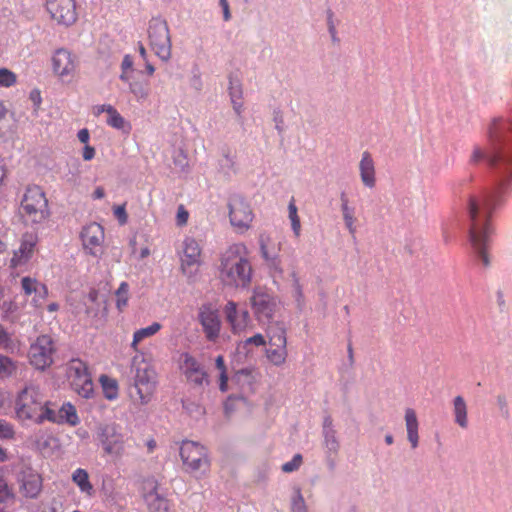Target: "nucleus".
Wrapping results in <instances>:
<instances>
[{"instance_id":"nucleus-1","label":"nucleus","mask_w":512,"mask_h":512,"mask_svg":"<svg viewBox=\"0 0 512 512\" xmlns=\"http://www.w3.org/2000/svg\"><path fill=\"white\" fill-rule=\"evenodd\" d=\"M511 122L503 117L494 118L488 126V143L485 147L475 146L470 161L474 164L485 160L512 178Z\"/></svg>"},{"instance_id":"nucleus-2","label":"nucleus","mask_w":512,"mask_h":512,"mask_svg":"<svg viewBox=\"0 0 512 512\" xmlns=\"http://www.w3.org/2000/svg\"><path fill=\"white\" fill-rule=\"evenodd\" d=\"M504 184H501L495 191L481 197H470L468 203V212L471 221L470 241L474 249L479 254L484 266L490 264L487 254L489 237L492 228L489 218L492 211L500 205V193Z\"/></svg>"},{"instance_id":"nucleus-3","label":"nucleus","mask_w":512,"mask_h":512,"mask_svg":"<svg viewBox=\"0 0 512 512\" xmlns=\"http://www.w3.org/2000/svg\"><path fill=\"white\" fill-rule=\"evenodd\" d=\"M248 251L244 244L231 245L223 254L220 277L229 286L246 287L251 280L252 268L248 261Z\"/></svg>"},{"instance_id":"nucleus-4","label":"nucleus","mask_w":512,"mask_h":512,"mask_svg":"<svg viewBox=\"0 0 512 512\" xmlns=\"http://www.w3.org/2000/svg\"><path fill=\"white\" fill-rule=\"evenodd\" d=\"M19 217L26 226H39L51 217L49 201L43 188L36 184H30L25 188L21 197Z\"/></svg>"},{"instance_id":"nucleus-5","label":"nucleus","mask_w":512,"mask_h":512,"mask_svg":"<svg viewBox=\"0 0 512 512\" xmlns=\"http://www.w3.org/2000/svg\"><path fill=\"white\" fill-rule=\"evenodd\" d=\"M48 408V402L43 400L39 389L33 385L24 387L15 399V417L20 422L41 424L47 419Z\"/></svg>"},{"instance_id":"nucleus-6","label":"nucleus","mask_w":512,"mask_h":512,"mask_svg":"<svg viewBox=\"0 0 512 512\" xmlns=\"http://www.w3.org/2000/svg\"><path fill=\"white\" fill-rule=\"evenodd\" d=\"M97 438L104 455L113 460H119L124 456L126 452L125 436L117 424L110 423L100 426L98 428Z\"/></svg>"},{"instance_id":"nucleus-7","label":"nucleus","mask_w":512,"mask_h":512,"mask_svg":"<svg viewBox=\"0 0 512 512\" xmlns=\"http://www.w3.org/2000/svg\"><path fill=\"white\" fill-rule=\"evenodd\" d=\"M179 257L181 272L190 281H194L203 263L202 249L198 241L192 237H186L182 243Z\"/></svg>"},{"instance_id":"nucleus-8","label":"nucleus","mask_w":512,"mask_h":512,"mask_svg":"<svg viewBox=\"0 0 512 512\" xmlns=\"http://www.w3.org/2000/svg\"><path fill=\"white\" fill-rule=\"evenodd\" d=\"M67 375L72 389L81 397L89 399L94 394V384L88 366L80 359H73L68 365Z\"/></svg>"},{"instance_id":"nucleus-9","label":"nucleus","mask_w":512,"mask_h":512,"mask_svg":"<svg viewBox=\"0 0 512 512\" xmlns=\"http://www.w3.org/2000/svg\"><path fill=\"white\" fill-rule=\"evenodd\" d=\"M268 345L266 357L269 362L275 366H281L286 362L287 337L286 329L282 324L270 326L267 330Z\"/></svg>"},{"instance_id":"nucleus-10","label":"nucleus","mask_w":512,"mask_h":512,"mask_svg":"<svg viewBox=\"0 0 512 512\" xmlns=\"http://www.w3.org/2000/svg\"><path fill=\"white\" fill-rule=\"evenodd\" d=\"M180 457L186 471L195 472L210 467L207 449L197 442L183 441L180 446Z\"/></svg>"},{"instance_id":"nucleus-11","label":"nucleus","mask_w":512,"mask_h":512,"mask_svg":"<svg viewBox=\"0 0 512 512\" xmlns=\"http://www.w3.org/2000/svg\"><path fill=\"white\" fill-rule=\"evenodd\" d=\"M55 351V344L51 336H38L28 351L30 364L38 370H45L53 364Z\"/></svg>"},{"instance_id":"nucleus-12","label":"nucleus","mask_w":512,"mask_h":512,"mask_svg":"<svg viewBox=\"0 0 512 512\" xmlns=\"http://www.w3.org/2000/svg\"><path fill=\"white\" fill-rule=\"evenodd\" d=\"M148 36L150 46L155 54L167 61L171 57V41L167 23L160 19H153L149 23Z\"/></svg>"},{"instance_id":"nucleus-13","label":"nucleus","mask_w":512,"mask_h":512,"mask_svg":"<svg viewBox=\"0 0 512 512\" xmlns=\"http://www.w3.org/2000/svg\"><path fill=\"white\" fill-rule=\"evenodd\" d=\"M250 303L254 316L260 323L270 322L278 308L276 297L262 287L253 290Z\"/></svg>"},{"instance_id":"nucleus-14","label":"nucleus","mask_w":512,"mask_h":512,"mask_svg":"<svg viewBox=\"0 0 512 512\" xmlns=\"http://www.w3.org/2000/svg\"><path fill=\"white\" fill-rule=\"evenodd\" d=\"M45 9L60 26L69 27L78 19L76 0H45Z\"/></svg>"},{"instance_id":"nucleus-15","label":"nucleus","mask_w":512,"mask_h":512,"mask_svg":"<svg viewBox=\"0 0 512 512\" xmlns=\"http://www.w3.org/2000/svg\"><path fill=\"white\" fill-rule=\"evenodd\" d=\"M82 247L87 255L100 257L104 252L105 231L102 225L91 222L80 232Z\"/></svg>"},{"instance_id":"nucleus-16","label":"nucleus","mask_w":512,"mask_h":512,"mask_svg":"<svg viewBox=\"0 0 512 512\" xmlns=\"http://www.w3.org/2000/svg\"><path fill=\"white\" fill-rule=\"evenodd\" d=\"M157 386V373L152 366L144 363L136 368L135 388L142 404L150 402Z\"/></svg>"},{"instance_id":"nucleus-17","label":"nucleus","mask_w":512,"mask_h":512,"mask_svg":"<svg viewBox=\"0 0 512 512\" xmlns=\"http://www.w3.org/2000/svg\"><path fill=\"white\" fill-rule=\"evenodd\" d=\"M230 223L237 232L247 231L254 219L253 211L243 198L234 197L229 203Z\"/></svg>"},{"instance_id":"nucleus-18","label":"nucleus","mask_w":512,"mask_h":512,"mask_svg":"<svg viewBox=\"0 0 512 512\" xmlns=\"http://www.w3.org/2000/svg\"><path fill=\"white\" fill-rule=\"evenodd\" d=\"M53 72L62 80L73 78L78 66L77 57L69 50L57 49L52 56Z\"/></svg>"},{"instance_id":"nucleus-19","label":"nucleus","mask_w":512,"mask_h":512,"mask_svg":"<svg viewBox=\"0 0 512 512\" xmlns=\"http://www.w3.org/2000/svg\"><path fill=\"white\" fill-rule=\"evenodd\" d=\"M198 320L207 340L215 342L221 330V320L218 310L211 304H204L199 308Z\"/></svg>"},{"instance_id":"nucleus-20","label":"nucleus","mask_w":512,"mask_h":512,"mask_svg":"<svg viewBox=\"0 0 512 512\" xmlns=\"http://www.w3.org/2000/svg\"><path fill=\"white\" fill-rule=\"evenodd\" d=\"M37 243V234L32 232L24 233L21 237L19 248L13 252L10 267L17 268L27 264L34 255Z\"/></svg>"},{"instance_id":"nucleus-21","label":"nucleus","mask_w":512,"mask_h":512,"mask_svg":"<svg viewBox=\"0 0 512 512\" xmlns=\"http://www.w3.org/2000/svg\"><path fill=\"white\" fill-rule=\"evenodd\" d=\"M144 490L143 498L148 512H170L171 502L159 492L156 481H148Z\"/></svg>"},{"instance_id":"nucleus-22","label":"nucleus","mask_w":512,"mask_h":512,"mask_svg":"<svg viewBox=\"0 0 512 512\" xmlns=\"http://www.w3.org/2000/svg\"><path fill=\"white\" fill-rule=\"evenodd\" d=\"M20 492L26 498H36L43 487L42 476L32 468L23 469L18 477Z\"/></svg>"},{"instance_id":"nucleus-23","label":"nucleus","mask_w":512,"mask_h":512,"mask_svg":"<svg viewBox=\"0 0 512 512\" xmlns=\"http://www.w3.org/2000/svg\"><path fill=\"white\" fill-rule=\"evenodd\" d=\"M180 369L189 382L198 386L208 383L207 373L190 354L184 353L181 355Z\"/></svg>"},{"instance_id":"nucleus-24","label":"nucleus","mask_w":512,"mask_h":512,"mask_svg":"<svg viewBox=\"0 0 512 512\" xmlns=\"http://www.w3.org/2000/svg\"><path fill=\"white\" fill-rule=\"evenodd\" d=\"M225 314L228 322L232 327L233 333L244 332L251 326L250 315L247 310L241 312L237 309V304L229 301L225 306Z\"/></svg>"},{"instance_id":"nucleus-25","label":"nucleus","mask_w":512,"mask_h":512,"mask_svg":"<svg viewBox=\"0 0 512 512\" xmlns=\"http://www.w3.org/2000/svg\"><path fill=\"white\" fill-rule=\"evenodd\" d=\"M46 421H50L56 424H68L72 427L80 423L77 410L75 406L70 402L64 403L57 412L51 408H48Z\"/></svg>"},{"instance_id":"nucleus-26","label":"nucleus","mask_w":512,"mask_h":512,"mask_svg":"<svg viewBox=\"0 0 512 512\" xmlns=\"http://www.w3.org/2000/svg\"><path fill=\"white\" fill-rule=\"evenodd\" d=\"M359 172L362 183L368 188H373L376 184L375 163L368 151L362 153Z\"/></svg>"},{"instance_id":"nucleus-27","label":"nucleus","mask_w":512,"mask_h":512,"mask_svg":"<svg viewBox=\"0 0 512 512\" xmlns=\"http://www.w3.org/2000/svg\"><path fill=\"white\" fill-rule=\"evenodd\" d=\"M71 479L73 483L79 488L80 492L88 498L95 495V489L92 485L88 472L83 468H77L73 471Z\"/></svg>"},{"instance_id":"nucleus-28","label":"nucleus","mask_w":512,"mask_h":512,"mask_svg":"<svg viewBox=\"0 0 512 512\" xmlns=\"http://www.w3.org/2000/svg\"><path fill=\"white\" fill-rule=\"evenodd\" d=\"M405 424L407 430V438L411 443L412 448L418 446L419 435H418V419L416 412L412 408L405 410Z\"/></svg>"},{"instance_id":"nucleus-29","label":"nucleus","mask_w":512,"mask_h":512,"mask_svg":"<svg viewBox=\"0 0 512 512\" xmlns=\"http://www.w3.org/2000/svg\"><path fill=\"white\" fill-rule=\"evenodd\" d=\"M453 414L455 423L466 429L468 427V409L462 396H456L453 399Z\"/></svg>"},{"instance_id":"nucleus-30","label":"nucleus","mask_w":512,"mask_h":512,"mask_svg":"<svg viewBox=\"0 0 512 512\" xmlns=\"http://www.w3.org/2000/svg\"><path fill=\"white\" fill-rule=\"evenodd\" d=\"M162 328V325L158 322H153L151 325L138 329L133 334V340L131 342V348L133 351L138 352V345L146 338H150L157 334Z\"/></svg>"},{"instance_id":"nucleus-31","label":"nucleus","mask_w":512,"mask_h":512,"mask_svg":"<svg viewBox=\"0 0 512 512\" xmlns=\"http://www.w3.org/2000/svg\"><path fill=\"white\" fill-rule=\"evenodd\" d=\"M99 383L101 385L103 395L107 400L112 401L118 398L119 384L115 378L102 374L99 377Z\"/></svg>"},{"instance_id":"nucleus-32","label":"nucleus","mask_w":512,"mask_h":512,"mask_svg":"<svg viewBox=\"0 0 512 512\" xmlns=\"http://www.w3.org/2000/svg\"><path fill=\"white\" fill-rule=\"evenodd\" d=\"M99 112H106L107 124L116 129H123L126 125L125 119L120 115V113L111 105H102L99 108Z\"/></svg>"},{"instance_id":"nucleus-33","label":"nucleus","mask_w":512,"mask_h":512,"mask_svg":"<svg viewBox=\"0 0 512 512\" xmlns=\"http://www.w3.org/2000/svg\"><path fill=\"white\" fill-rule=\"evenodd\" d=\"M341 210L343 214V219L345 222V225L349 232L351 234L355 233V217H354V210L348 206V199L345 197V195H342L341 197Z\"/></svg>"},{"instance_id":"nucleus-34","label":"nucleus","mask_w":512,"mask_h":512,"mask_svg":"<svg viewBox=\"0 0 512 512\" xmlns=\"http://www.w3.org/2000/svg\"><path fill=\"white\" fill-rule=\"evenodd\" d=\"M18 368L17 362L11 358L0 354V377H10L16 373Z\"/></svg>"},{"instance_id":"nucleus-35","label":"nucleus","mask_w":512,"mask_h":512,"mask_svg":"<svg viewBox=\"0 0 512 512\" xmlns=\"http://www.w3.org/2000/svg\"><path fill=\"white\" fill-rule=\"evenodd\" d=\"M116 306L119 311H123L129 300V285L127 282H122L115 292Z\"/></svg>"},{"instance_id":"nucleus-36","label":"nucleus","mask_w":512,"mask_h":512,"mask_svg":"<svg viewBox=\"0 0 512 512\" xmlns=\"http://www.w3.org/2000/svg\"><path fill=\"white\" fill-rule=\"evenodd\" d=\"M229 93H230L231 101L233 104V108L236 111V113L238 115H240L242 107H243V103L241 101L242 100L241 86L239 84H234L233 82H230Z\"/></svg>"},{"instance_id":"nucleus-37","label":"nucleus","mask_w":512,"mask_h":512,"mask_svg":"<svg viewBox=\"0 0 512 512\" xmlns=\"http://www.w3.org/2000/svg\"><path fill=\"white\" fill-rule=\"evenodd\" d=\"M289 219L291 221L292 230L296 237L300 236L301 232V222L298 216V209L295 204L294 198L291 199L288 205Z\"/></svg>"},{"instance_id":"nucleus-38","label":"nucleus","mask_w":512,"mask_h":512,"mask_svg":"<svg viewBox=\"0 0 512 512\" xmlns=\"http://www.w3.org/2000/svg\"><path fill=\"white\" fill-rule=\"evenodd\" d=\"M215 365H216V368L219 370L220 372V376H219V388L222 392H226L228 387H227V382H228V376H227V371H226V366H225V361H224V357L222 355H219L216 360H215Z\"/></svg>"},{"instance_id":"nucleus-39","label":"nucleus","mask_w":512,"mask_h":512,"mask_svg":"<svg viewBox=\"0 0 512 512\" xmlns=\"http://www.w3.org/2000/svg\"><path fill=\"white\" fill-rule=\"evenodd\" d=\"M16 83L17 75L13 71L7 68H0V87L9 88Z\"/></svg>"},{"instance_id":"nucleus-40","label":"nucleus","mask_w":512,"mask_h":512,"mask_svg":"<svg viewBox=\"0 0 512 512\" xmlns=\"http://www.w3.org/2000/svg\"><path fill=\"white\" fill-rule=\"evenodd\" d=\"M41 284L42 283H40L37 279L31 278L29 276L23 277L21 279V287L26 296H30L35 293Z\"/></svg>"},{"instance_id":"nucleus-41","label":"nucleus","mask_w":512,"mask_h":512,"mask_svg":"<svg viewBox=\"0 0 512 512\" xmlns=\"http://www.w3.org/2000/svg\"><path fill=\"white\" fill-rule=\"evenodd\" d=\"M130 91L138 101L145 100L148 97V84L142 82L130 83Z\"/></svg>"},{"instance_id":"nucleus-42","label":"nucleus","mask_w":512,"mask_h":512,"mask_svg":"<svg viewBox=\"0 0 512 512\" xmlns=\"http://www.w3.org/2000/svg\"><path fill=\"white\" fill-rule=\"evenodd\" d=\"M15 434L14 425L5 419H0V440H13Z\"/></svg>"},{"instance_id":"nucleus-43","label":"nucleus","mask_w":512,"mask_h":512,"mask_svg":"<svg viewBox=\"0 0 512 512\" xmlns=\"http://www.w3.org/2000/svg\"><path fill=\"white\" fill-rule=\"evenodd\" d=\"M10 128L9 111L3 103L0 102V137L5 135Z\"/></svg>"},{"instance_id":"nucleus-44","label":"nucleus","mask_w":512,"mask_h":512,"mask_svg":"<svg viewBox=\"0 0 512 512\" xmlns=\"http://www.w3.org/2000/svg\"><path fill=\"white\" fill-rule=\"evenodd\" d=\"M33 294L34 297L32 298V303L35 307H40L42 306L44 300L48 297V288L45 284H41Z\"/></svg>"},{"instance_id":"nucleus-45","label":"nucleus","mask_w":512,"mask_h":512,"mask_svg":"<svg viewBox=\"0 0 512 512\" xmlns=\"http://www.w3.org/2000/svg\"><path fill=\"white\" fill-rule=\"evenodd\" d=\"M301 454H295L291 461H288L282 465V471L285 473H291L299 469L302 464Z\"/></svg>"},{"instance_id":"nucleus-46","label":"nucleus","mask_w":512,"mask_h":512,"mask_svg":"<svg viewBox=\"0 0 512 512\" xmlns=\"http://www.w3.org/2000/svg\"><path fill=\"white\" fill-rule=\"evenodd\" d=\"M12 495L11 489L4 478V471L0 467V501H5L12 497Z\"/></svg>"},{"instance_id":"nucleus-47","label":"nucleus","mask_w":512,"mask_h":512,"mask_svg":"<svg viewBox=\"0 0 512 512\" xmlns=\"http://www.w3.org/2000/svg\"><path fill=\"white\" fill-rule=\"evenodd\" d=\"M291 508L292 512H307L306 504L300 490L297 491L293 498Z\"/></svg>"},{"instance_id":"nucleus-48","label":"nucleus","mask_w":512,"mask_h":512,"mask_svg":"<svg viewBox=\"0 0 512 512\" xmlns=\"http://www.w3.org/2000/svg\"><path fill=\"white\" fill-rule=\"evenodd\" d=\"M114 216L117 218L120 225H125L128 221L125 204L115 206L113 208Z\"/></svg>"},{"instance_id":"nucleus-49","label":"nucleus","mask_w":512,"mask_h":512,"mask_svg":"<svg viewBox=\"0 0 512 512\" xmlns=\"http://www.w3.org/2000/svg\"><path fill=\"white\" fill-rule=\"evenodd\" d=\"M325 444L329 451L336 453L339 449V442L334 432L327 433L325 436Z\"/></svg>"},{"instance_id":"nucleus-50","label":"nucleus","mask_w":512,"mask_h":512,"mask_svg":"<svg viewBox=\"0 0 512 512\" xmlns=\"http://www.w3.org/2000/svg\"><path fill=\"white\" fill-rule=\"evenodd\" d=\"M0 348H12V339L9 333L0 325Z\"/></svg>"},{"instance_id":"nucleus-51","label":"nucleus","mask_w":512,"mask_h":512,"mask_svg":"<svg viewBox=\"0 0 512 512\" xmlns=\"http://www.w3.org/2000/svg\"><path fill=\"white\" fill-rule=\"evenodd\" d=\"M245 345H255V346H264L266 344V340L264 336L260 333L255 334L252 337H249L245 340Z\"/></svg>"},{"instance_id":"nucleus-52","label":"nucleus","mask_w":512,"mask_h":512,"mask_svg":"<svg viewBox=\"0 0 512 512\" xmlns=\"http://www.w3.org/2000/svg\"><path fill=\"white\" fill-rule=\"evenodd\" d=\"M188 217H189V214L188 212L184 209V207L181 205L179 208H178V212H177V224L178 225H185L188 221Z\"/></svg>"},{"instance_id":"nucleus-53","label":"nucleus","mask_w":512,"mask_h":512,"mask_svg":"<svg viewBox=\"0 0 512 512\" xmlns=\"http://www.w3.org/2000/svg\"><path fill=\"white\" fill-rule=\"evenodd\" d=\"M261 253H262L263 258H265V260L274 264L275 256L270 253L267 245L264 243L263 240H261Z\"/></svg>"},{"instance_id":"nucleus-54","label":"nucleus","mask_w":512,"mask_h":512,"mask_svg":"<svg viewBox=\"0 0 512 512\" xmlns=\"http://www.w3.org/2000/svg\"><path fill=\"white\" fill-rule=\"evenodd\" d=\"M224 158H225V161H226V166L228 168H230L231 170L235 171L236 170V156L232 155L230 153V151H227L224 154Z\"/></svg>"},{"instance_id":"nucleus-55","label":"nucleus","mask_w":512,"mask_h":512,"mask_svg":"<svg viewBox=\"0 0 512 512\" xmlns=\"http://www.w3.org/2000/svg\"><path fill=\"white\" fill-rule=\"evenodd\" d=\"M133 67V59L130 55H125L121 64V69L124 72L131 70Z\"/></svg>"},{"instance_id":"nucleus-56","label":"nucleus","mask_w":512,"mask_h":512,"mask_svg":"<svg viewBox=\"0 0 512 512\" xmlns=\"http://www.w3.org/2000/svg\"><path fill=\"white\" fill-rule=\"evenodd\" d=\"M95 156V149L92 146L86 145L83 150V159L89 161Z\"/></svg>"},{"instance_id":"nucleus-57","label":"nucleus","mask_w":512,"mask_h":512,"mask_svg":"<svg viewBox=\"0 0 512 512\" xmlns=\"http://www.w3.org/2000/svg\"><path fill=\"white\" fill-rule=\"evenodd\" d=\"M497 403L502 412L505 414H508V406H507V400L504 395H498L497 397Z\"/></svg>"},{"instance_id":"nucleus-58","label":"nucleus","mask_w":512,"mask_h":512,"mask_svg":"<svg viewBox=\"0 0 512 512\" xmlns=\"http://www.w3.org/2000/svg\"><path fill=\"white\" fill-rule=\"evenodd\" d=\"M220 5L223 9V17L225 21H228L231 18L229 4L227 0H220Z\"/></svg>"},{"instance_id":"nucleus-59","label":"nucleus","mask_w":512,"mask_h":512,"mask_svg":"<svg viewBox=\"0 0 512 512\" xmlns=\"http://www.w3.org/2000/svg\"><path fill=\"white\" fill-rule=\"evenodd\" d=\"M77 137L81 143H87L90 137L88 129L84 128L79 130Z\"/></svg>"},{"instance_id":"nucleus-60","label":"nucleus","mask_w":512,"mask_h":512,"mask_svg":"<svg viewBox=\"0 0 512 512\" xmlns=\"http://www.w3.org/2000/svg\"><path fill=\"white\" fill-rule=\"evenodd\" d=\"M95 199H101L105 196L104 189L102 187H97L93 193Z\"/></svg>"},{"instance_id":"nucleus-61","label":"nucleus","mask_w":512,"mask_h":512,"mask_svg":"<svg viewBox=\"0 0 512 512\" xmlns=\"http://www.w3.org/2000/svg\"><path fill=\"white\" fill-rule=\"evenodd\" d=\"M9 459L8 452L0 445V462H5Z\"/></svg>"},{"instance_id":"nucleus-62","label":"nucleus","mask_w":512,"mask_h":512,"mask_svg":"<svg viewBox=\"0 0 512 512\" xmlns=\"http://www.w3.org/2000/svg\"><path fill=\"white\" fill-rule=\"evenodd\" d=\"M146 446H147L148 452L152 453L154 451V449L156 448V441L154 439H149L146 442Z\"/></svg>"},{"instance_id":"nucleus-63","label":"nucleus","mask_w":512,"mask_h":512,"mask_svg":"<svg viewBox=\"0 0 512 512\" xmlns=\"http://www.w3.org/2000/svg\"><path fill=\"white\" fill-rule=\"evenodd\" d=\"M97 298H98V291L95 289L90 290L88 293V299L91 302H95L97 300Z\"/></svg>"},{"instance_id":"nucleus-64","label":"nucleus","mask_w":512,"mask_h":512,"mask_svg":"<svg viewBox=\"0 0 512 512\" xmlns=\"http://www.w3.org/2000/svg\"><path fill=\"white\" fill-rule=\"evenodd\" d=\"M47 310H48L49 312H51V313L56 312V311H58V310H59V305H58L57 303H55V302L50 303V304L47 306Z\"/></svg>"}]
</instances>
